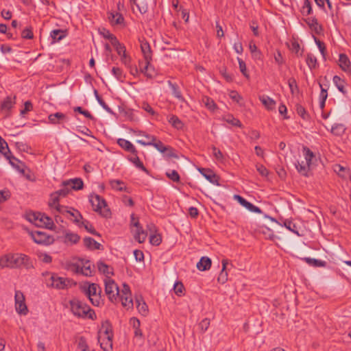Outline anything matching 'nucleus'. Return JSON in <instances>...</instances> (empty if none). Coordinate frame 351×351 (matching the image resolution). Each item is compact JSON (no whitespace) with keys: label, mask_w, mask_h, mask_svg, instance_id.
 <instances>
[{"label":"nucleus","mask_w":351,"mask_h":351,"mask_svg":"<svg viewBox=\"0 0 351 351\" xmlns=\"http://www.w3.org/2000/svg\"><path fill=\"white\" fill-rule=\"evenodd\" d=\"M69 303L71 310L74 315L82 318L88 317L93 320L96 319L94 310L91 309L87 304L75 298L70 300Z\"/></svg>","instance_id":"f257e3e1"},{"label":"nucleus","mask_w":351,"mask_h":351,"mask_svg":"<svg viewBox=\"0 0 351 351\" xmlns=\"http://www.w3.org/2000/svg\"><path fill=\"white\" fill-rule=\"evenodd\" d=\"M89 201L94 211L99 213L104 217L108 218L110 217V210L104 198L99 195L93 194L90 195Z\"/></svg>","instance_id":"f03ea898"},{"label":"nucleus","mask_w":351,"mask_h":351,"mask_svg":"<svg viewBox=\"0 0 351 351\" xmlns=\"http://www.w3.org/2000/svg\"><path fill=\"white\" fill-rule=\"evenodd\" d=\"M47 274L50 275L49 278L46 280L47 287L57 289H64L75 285L71 279L60 277L56 274L47 273Z\"/></svg>","instance_id":"7ed1b4c3"},{"label":"nucleus","mask_w":351,"mask_h":351,"mask_svg":"<svg viewBox=\"0 0 351 351\" xmlns=\"http://www.w3.org/2000/svg\"><path fill=\"white\" fill-rule=\"evenodd\" d=\"M10 268H19L23 266L25 269L34 268L32 262L29 256L23 254H9Z\"/></svg>","instance_id":"20e7f679"},{"label":"nucleus","mask_w":351,"mask_h":351,"mask_svg":"<svg viewBox=\"0 0 351 351\" xmlns=\"http://www.w3.org/2000/svg\"><path fill=\"white\" fill-rule=\"evenodd\" d=\"M82 289L85 295L88 296L93 305L96 306L99 305L101 290L97 284L91 283L88 284V286L84 285Z\"/></svg>","instance_id":"39448f33"},{"label":"nucleus","mask_w":351,"mask_h":351,"mask_svg":"<svg viewBox=\"0 0 351 351\" xmlns=\"http://www.w3.org/2000/svg\"><path fill=\"white\" fill-rule=\"evenodd\" d=\"M138 143L143 145H152L154 146L158 152L164 154L165 156L171 158H176L178 159V155L175 152V149L172 148L171 146L165 145L160 141H158L156 143L152 142H143L142 140H138L137 141Z\"/></svg>","instance_id":"423d86ee"},{"label":"nucleus","mask_w":351,"mask_h":351,"mask_svg":"<svg viewBox=\"0 0 351 351\" xmlns=\"http://www.w3.org/2000/svg\"><path fill=\"white\" fill-rule=\"evenodd\" d=\"M105 292L111 302L117 300L119 295V289L114 281L108 277L105 279Z\"/></svg>","instance_id":"0eeeda50"},{"label":"nucleus","mask_w":351,"mask_h":351,"mask_svg":"<svg viewBox=\"0 0 351 351\" xmlns=\"http://www.w3.org/2000/svg\"><path fill=\"white\" fill-rule=\"evenodd\" d=\"M31 237L38 244L50 245L53 243V237L48 235L42 231H32L30 232Z\"/></svg>","instance_id":"6e6552de"},{"label":"nucleus","mask_w":351,"mask_h":351,"mask_svg":"<svg viewBox=\"0 0 351 351\" xmlns=\"http://www.w3.org/2000/svg\"><path fill=\"white\" fill-rule=\"evenodd\" d=\"M14 300L16 311L20 315H27L28 308L25 302V296L21 291H15Z\"/></svg>","instance_id":"1a4fd4ad"},{"label":"nucleus","mask_w":351,"mask_h":351,"mask_svg":"<svg viewBox=\"0 0 351 351\" xmlns=\"http://www.w3.org/2000/svg\"><path fill=\"white\" fill-rule=\"evenodd\" d=\"M102 328H104L105 339H108V348L104 346V342H100V347L104 351H111L112 350V333L110 324L108 321H106L102 324Z\"/></svg>","instance_id":"9d476101"},{"label":"nucleus","mask_w":351,"mask_h":351,"mask_svg":"<svg viewBox=\"0 0 351 351\" xmlns=\"http://www.w3.org/2000/svg\"><path fill=\"white\" fill-rule=\"evenodd\" d=\"M234 199L237 200L238 202L246 208L247 210H249L251 212L256 213H262V210L260 208L254 206L252 203L247 202L245 199H244L243 197H241L239 195H234Z\"/></svg>","instance_id":"9b49d317"},{"label":"nucleus","mask_w":351,"mask_h":351,"mask_svg":"<svg viewBox=\"0 0 351 351\" xmlns=\"http://www.w3.org/2000/svg\"><path fill=\"white\" fill-rule=\"evenodd\" d=\"M199 171L210 183L219 186V177L210 169L199 168Z\"/></svg>","instance_id":"f8f14e48"},{"label":"nucleus","mask_w":351,"mask_h":351,"mask_svg":"<svg viewBox=\"0 0 351 351\" xmlns=\"http://www.w3.org/2000/svg\"><path fill=\"white\" fill-rule=\"evenodd\" d=\"M60 196L55 192L52 193L50 195V200L49 202V206L51 208H55L56 210L60 213H64L63 208H65L64 206H61L59 204Z\"/></svg>","instance_id":"ddd939ff"},{"label":"nucleus","mask_w":351,"mask_h":351,"mask_svg":"<svg viewBox=\"0 0 351 351\" xmlns=\"http://www.w3.org/2000/svg\"><path fill=\"white\" fill-rule=\"evenodd\" d=\"M6 159L8 160L9 163L20 173L23 174L25 173V164L13 156L12 153L6 157Z\"/></svg>","instance_id":"4468645a"},{"label":"nucleus","mask_w":351,"mask_h":351,"mask_svg":"<svg viewBox=\"0 0 351 351\" xmlns=\"http://www.w3.org/2000/svg\"><path fill=\"white\" fill-rule=\"evenodd\" d=\"M134 226L136 228V230L134 234L135 240H136L139 243H143L146 239L147 233L140 226V223L138 220L136 221V222L134 223Z\"/></svg>","instance_id":"2eb2a0df"},{"label":"nucleus","mask_w":351,"mask_h":351,"mask_svg":"<svg viewBox=\"0 0 351 351\" xmlns=\"http://www.w3.org/2000/svg\"><path fill=\"white\" fill-rule=\"evenodd\" d=\"M339 65L343 71L351 72V63L346 54L341 53L339 55Z\"/></svg>","instance_id":"dca6fc26"},{"label":"nucleus","mask_w":351,"mask_h":351,"mask_svg":"<svg viewBox=\"0 0 351 351\" xmlns=\"http://www.w3.org/2000/svg\"><path fill=\"white\" fill-rule=\"evenodd\" d=\"M118 145L127 152L136 154L137 153L136 149L134 146L128 140L123 138H119L117 140Z\"/></svg>","instance_id":"f3484780"},{"label":"nucleus","mask_w":351,"mask_h":351,"mask_svg":"<svg viewBox=\"0 0 351 351\" xmlns=\"http://www.w3.org/2000/svg\"><path fill=\"white\" fill-rule=\"evenodd\" d=\"M63 184L69 185L73 190H80L83 189L84 182L81 178H74L63 182Z\"/></svg>","instance_id":"a211bd4d"},{"label":"nucleus","mask_w":351,"mask_h":351,"mask_svg":"<svg viewBox=\"0 0 351 351\" xmlns=\"http://www.w3.org/2000/svg\"><path fill=\"white\" fill-rule=\"evenodd\" d=\"M84 245L88 250H101L102 245L91 237H86L84 239Z\"/></svg>","instance_id":"6ab92c4d"},{"label":"nucleus","mask_w":351,"mask_h":351,"mask_svg":"<svg viewBox=\"0 0 351 351\" xmlns=\"http://www.w3.org/2000/svg\"><path fill=\"white\" fill-rule=\"evenodd\" d=\"M222 269L221 271L217 278L218 282L221 284H224L228 280V272L226 271V267L228 264V261L227 259H223L221 261Z\"/></svg>","instance_id":"aec40b11"},{"label":"nucleus","mask_w":351,"mask_h":351,"mask_svg":"<svg viewBox=\"0 0 351 351\" xmlns=\"http://www.w3.org/2000/svg\"><path fill=\"white\" fill-rule=\"evenodd\" d=\"M108 19L112 25H122L124 23L123 15L119 12H110L108 14Z\"/></svg>","instance_id":"412c9836"},{"label":"nucleus","mask_w":351,"mask_h":351,"mask_svg":"<svg viewBox=\"0 0 351 351\" xmlns=\"http://www.w3.org/2000/svg\"><path fill=\"white\" fill-rule=\"evenodd\" d=\"M212 264L211 259L206 256H203L197 263V268L199 271H206L210 268Z\"/></svg>","instance_id":"4be33fe9"},{"label":"nucleus","mask_w":351,"mask_h":351,"mask_svg":"<svg viewBox=\"0 0 351 351\" xmlns=\"http://www.w3.org/2000/svg\"><path fill=\"white\" fill-rule=\"evenodd\" d=\"M306 23L308 24L311 30L314 31L316 34H319L322 30L321 25L318 24L317 20L315 17L308 18L305 19Z\"/></svg>","instance_id":"5701e85b"},{"label":"nucleus","mask_w":351,"mask_h":351,"mask_svg":"<svg viewBox=\"0 0 351 351\" xmlns=\"http://www.w3.org/2000/svg\"><path fill=\"white\" fill-rule=\"evenodd\" d=\"M48 119L49 122L52 124H59L62 121L66 119V114L62 112H56L54 114H51L48 117Z\"/></svg>","instance_id":"b1692460"},{"label":"nucleus","mask_w":351,"mask_h":351,"mask_svg":"<svg viewBox=\"0 0 351 351\" xmlns=\"http://www.w3.org/2000/svg\"><path fill=\"white\" fill-rule=\"evenodd\" d=\"M141 49L144 56L145 60H152V50L149 44L147 41H143L141 43Z\"/></svg>","instance_id":"393cba45"},{"label":"nucleus","mask_w":351,"mask_h":351,"mask_svg":"<svg viewBox=\"0 0 351 351\" xmlns=\"http://www.w3.org/2000/svg\"><path fill=\"white\" fill-rule=\"evenodd\" d=\"M136 303L139 313L144 316L147 315L148 313V306L141 296L136 298Z\"/></svg>","instance_id":"a878e982"},{"label":"nucleus","mask_w":351,"mask_h":351,"mask_svg":"<svg viewBox=\"0 0 351 351\" xmlns=\"http://www.w3.org/2000/svg\"><path fill=\"white\" fill-rule=\"evenodd\" d=\"M138 152L136 154H133L134 156L130 157L128 158V160L132 162L136 167L141 169L143 171L146 173L147 174H149V171L148 169L144 166L143 163L140 160L138 156Z\"/></svg>","instance_id":"bb28decb"},{"label":"nucleus","mask_w":351,"mask_h":351,"mask_svg":"<svg viewBox=\"0 0 351 351\" xmlns=\"http://www.w3.org/2000/svg\"><path fill=\"white\" fill-rule=\"evenodd\" d=\"M334 171L337 172L338 175L342 178H349L350 179H351V174L349 169L343 167L340 165L336 164L334 166Z\"/></svg>","instance_id":"cd10ccee"},{"label":"nucleus","mask_w":351,"mask_h":351,"mask_svg":"<svg viewBox=\"0 0 351 351\" xmlns=\"http://www.w3.org/2000/svg\"><path fill=\"white\" fill-rule=\"evenodd\" d=\"M311 164L306 163V161H302V162H298L295 164V167L298 171L304 176H308V172Z\"/></svg>","instance_id":"c85d7f7f"},{"label":"nucleus","mask_w":351,"mask_h":351,"mask_svg":"<svg viewBox=\"0 0 351 351\" xmlns=\"http://www.w3.org/2000/svg\"><path fill=\"white\" fill-rule=\"evenodd\" d=\"M16 97L12 98L10 96H8L1 104V108L2 110H10L15 104Z\"/></svg>","instance_id":"c756f323"},{"label":"nucleus","mask_w":351,"mask_h":351,"mask_svg":"<svg viewBox=\"0 0 351 351\" xmlns=\"http://www.w3.org/2000/svg\"><path fill=\"white\" fill-rule=\"evenodd\" d=\"M332 80L338 90L343 94H346V91L344 87L346 84L345 81L338 75H335Z\"/></svg>","instance_id":"7c9ffc66"},{"label":"nucleus","mask_w":351,"mask_h":351,"mask_svg":"<svg viewBox=\"0 0 351 351\" xmlns=\"http://www.w3.org/2000/svg\"><path fill=\"white\" fill-rule=\"evenodd\" d=\"M97 267L99 272L108 276L109 274L113 275L112 269H110V267L104 263L102 261H99L97 263Z\"/></svg>","instance_id":"2f4dec72"},{"label":"nucleus","mask_w":351,"mask_h":351,"mask_svg":"<svg viewBox=\"0 0 351 351\" xmlns=\"http://www.w3.org/2000/svg\"><path fill=\"white\" fill-rule=\"evenodd\" d=\"M80 272L86 276H92V270L90 268V265L89 263V261H87L82 267H80L79 266L76 268L77 272Z\"/></svg>","instance_id":"473e14b6"},{"label":"nucleus","mask_w":351,"mask_h":351,"mask_svg":"<svg viewBox=\"0 0 351 351\" xmlns=\"http://www.w3.org/2000/svg\"><path fill=\"white\" fill-rule=\"evenodd\" d=\"M140 64H141V62L139 63ZM145 65L143 66H141V71L142 73H143L145 74V75L146 77H147L148 78H153L154 76L155 75V71H154V69H152V73H148V70H149V66L150 65V61H147V60H145V62H144Z\"/></svg>","instance_id":"72a5a7b5"},{"label":"nucleus","mask_w":351,"mask_h":351,"mask_svg":"<svg viewBox=\"0 0 351 351\" xmlns=\"http://www.w3.org/2000/svg\"><path fill=\"white\" fill-rule=\"evenodd\" d=\"M53 41H60L66 36L65 32L62 29H54L51 32Z\"/></svg>","instance_id":"f704fd0d"},{"label":"nucleus","mask_w":351,"mask_h":351,"mask_svg":"<svg viewBox=\"0 0 351 351\" xmlns=\"http://www.w3.org/2000/svg\"><path fill=\"white\" fill-rule=\"evenodd\" d=\"M169 122L172 125L173 127L178 130L182 129L184 126L182 121L176 115H172L169 119Z\"/></svg>","instance_id":"c9c22d12"},{"label":"nucleus","mask_w":351,"mask_h":351,"mask_svg":"<svg viewBox=\"0 0 351 351\" xmlns=\"http://www.w3.org/2000/svg\"><path fill=\"white\" fill-rule=\"evenodd\" d=\"M99 34L106 39H108L110 41L111 44L114 42L117 38V37L111 34L109 30L106 28H102L99 30Z\"/></svg>","instance_id":"e433bc0d"},{"label":"nucleus","mask_w":351,"mask_h":351,"mask_svg":"<svg viewBox=\"0 0 351 351\" xmlns=\"http://www.w3.org/2000/svg\"><path fill=\"white\" fill-rule=\"evenodd\" d=\"M73 211L71 210H66V213L69 214L70 216L73 217L74 219H72L73 221L77 224L78 226H80V219H82V215L80 214V213L74 208H72Z\"/></svg>","instance_id":"4c0bfd02"},{"label":"nucleus","mask_w":351,"mask_h":351,"mask_svg":"<svg viewBox=\"0 0 351 351\" xmlns=\"http://www.w3.org/2000/svg\"><path fill=\"white\" fill-rule=\"evenodd\" d=\"M0 152L6 158L10 155L11 152L9 149L8 143L0 136Z\"/></svg>","instance_id":"58836bf2"},{"label":"nucleus","mask_w":351,"mask_h":351,"mask_svg":"<svg viewBox=\"0 0 351 351\" xmlns=\"http://www.w3.org/2000/svg\"><path fill=\"white\" fill-rule=\"evenodd\" d=\"M121 300L123 306L126 307L128 308H132L133 306V301L131 298V295H121Z\"/></svg>","instance_id":"ea45409f"},{"label":"nucleus","mask_w":351,"mask_h":351,"mask_svg":"<svg viewBox=\"0 0 351 351\" xmlns=\"http://www.w3.org/2000/svg\"><path fill=\"white\" fill-rule=\"evenodd\" d=\"M94 93L95 95V97L100 104V106L108 112L110 114H114L112 110L105 103V101L102 99V98L99 95L97 90H95Z\"/></svg>","instance_id":"a19ab883"},{"label":"nucleus","mask_w":351,"mask_h":351,"mask_svg":"<svg viewBox=\"0 0 351 351\" xmlns=\"http://www.w3.org/2000/svg\"><path fill=\"white\" fill-rule=\"evenodd\" d=\"M262 103L265 106L266 108H267L269 110H271L274 108V106L276 104V102L274 100H273L271 98L269 97L268 96H263L260 98Z\"/></svg>","instance_id":"79ce46f5"},{"label":"nucleus","mask_w":351,"mask_h":351,"mask_svg":"<svg viewBox=\"0 0 351 351\" xmlns=\"http://www.w3.org/2000/svg\"><path fill=\"white\" fill-rule=\"evenodd\" d=\"M81 224L83 225L84 228L90 234L99 237H101V234L95 230L94 227L92 226V224L90 223L89 221L85 220L84 221H82Z\"/></svg>","instance_id":"37998d69"},{"label":"nucleus","mask_w":351,"mask_h":351,"mask_svg":"<svg viewBox=\"0 0 351 351\" xmlns=\"http://www.w3.org/2000/svg\"><path fill=\"white\" fill-rule=\"evenodd\" d=\"M295 110L298 114L300 115L303 119L307 120L309 118L308 112L302 105L299 104H296Z\"/></svg>","instance_id":"c03bdc74"},{"label":"nucleus","mask_w":351,"mask_h":351,"mask_svg":"<svg viewBox=\"0 0 351 351\" xmlns=\"http://www.w3.org/2000/svg\"><path fill=\"white\" fill-rule=\"evenodd\" d=\"M304 261L309 265H313L314 267H324L326 265V262L311 258H305Z\"/></svg>","instance_id":"a18cd8bd"},{"label":"nucleus","mask_w":351,"mask_h":351,"mask_svg":"<svg viewBox=\"0 0 351 351\" xmlns=\"http://www.w3.org/2000/svg\"><path fill=\"white\" fill-rule=\"evenodd\" d=\"M111 187L119 191H126V187L121 186L120 185L124 184L123 182L119 180H112L110 181Z\"/></svg>","instance_id":"49530a36"},{"label":"nucleus","mask_w":351,"mask_h":351,"mask_svg":"<svg viewBox=\"0 0 351 351\" xmlns=\"http://www.w3.org/2000/svg\"><path fill=\"white\" fill-rule=\"evenodd\" d=\"M65 239L66 241H70L71 243L76 244L79 242L80 237L75 233L66 232L65 234Z\"/></svg>","instance_id":"de8ad7c7"},{"label":"nucleus","mask_w":351,"mask_h":351,"mask_svg":"<svg viewBox=\"0 0 351 351\" xmlns=\"http://www.w3.org/2000/svg\"><path fill=\"white\" fill-rule=\"evenodd\" d=\"M303 15L307 16L312 13L311 3L309 0H304V5L301 9Z\"/></svg>","instance_id":"09e8293b"},{"label":"nucleus","mask_w":351,"mask_h":351,"mask_svg":"<svg viewBox=\"0 0 351 351\" xmlns=\"http://www.w3.org/2000/svg\"><path fill=\"white\" fill-rule=\"evenodd\" d=\"M43 227L49 230H54L56 228L52 219L45 214L43 217Z\"/></svg>","instance_id":"8fccbe9b"},{"label":"nucleus","mask_w":351,"mask_h":351,"mask_svg":"<svg viewBox=\"0 0 351 351\" xmlns=\"http://www.w3.org/2000/svg\"><path fill=\"white\" fill-rule=\"evenodd\" d=\"M130 3L132 4H134L137 6L139 12L141 14H145L148 10V6L146 3H144L142 0H141V3H137L136 0H130Z\"/></svg>","instance_id":"3c124183"},{"label":"nucleus","mask_w":351,"mask_h":351,"mask_svg":"<svg viewBox=\"0 0 351 351\" xmlns=\"http://www.w3.org/2000/svg\"><path fill=\"white\" fill-rule=\"evenodd\" d=\"M306 62L308 67L312 69L316 67L317 58L312 54H307Z\"/></svg>","instance_id":"603ef678"},{"label":"nucleus","mask_w":351,"mask_h":351,"mask_svg":"<svg viewBox=\"0 0 351 351\" xmlns=\"http://www.w3.org/2000/svg\"><path fill=\"white\" fill-rule=\"evenodd\" d=\"M223 119L227 123H230L231 125H232L234 126H237L239 128H242V124H241V121L239 119L234 118L232 115H228V117H224Z\"/></svg>","instance_id":"864d4df0"},{"label":"nucleus","mask_w":351,"mask_h":351,"mask_svg":"<svg viewBox=\"0 0 351 351\" xmlns=\"http://www.w3.org/2000/svg\"><path fill=\"white\" fill-rule=\"evenodd\" d=\"M112 45L114 47L119 56H121L122 53L125 52V47L121 44L118 39L113 42Z\"/></svg>","instance_id":"5fc2aeb1"},{"label":"nucleus","mask_w":351,"mask_h":351,"mask_svg":"<svg viewBox=\"0 0 351 351\" xmlns=\"http://www.w3.org/2000/svg\"><path fill=\"white\" fill-rule=\"evenodd\" d=\"M345 128L343 124H335L331 128V132L337 136H340L344 132Z\"/></svg>","instance_id":"6e6d98bb"},{"label":"nucleus","mask_w":351,"mask_h":351,"mask_svg":"<svg viewBox=\"0 0 351 351\" xmlns=\"http://www.w3.org/2000/svg\"><path fill=\"white\" fill-rule=\"evenodd\" d=\"M303 152L305 156V160L306 163L311 164L313 158H314L315 155L313 152L307 147H303Z\"/></svg>","instance_id":"4d7b16f0"},{"label":"nucleus","mask_w":351,"mask_h":351,"mask_svg":"<svg viewBox=\"0 0 351 351\" xmlns=\"http://www.w3.org/2000/svg\"><path fill=\"white\" fill-rule=\"evenodd\" d=\"M284 226L291 232L295 233L298 235H300L296 225L291 220L285 219L284 221Z\"/></svg>","instance_id":"13d9d810"},{"label":"nucleus","mask_w":351,"mask_h":351,"mask_svg":"<svg viewBox=\"0 0 351 351\" xmlns=\"http://www.w3.org/2000/svg\"><path fill=\"white\" fill-rule=\"evenodd\" d=\"M40 215V213L29 212L26 214V219L29 222L36 224L38 221V217Z\"/></svg>","instance_id":"bf43d9fd"},{"label":"nucleus","mask_w":351,"mask_h":351,"mask_svg":"<svg viewBox=\"0 0 351 351\" xmlns=\"http://www.w3.org/2000/svg\"><path fill=\"white\" fill-rule=\"evenodd\" d=\"M173 291L177 295H182L184 294V287L181 282H176L173 286Z\"/></svg>","instance_id":"052dcab7"},{"label":"nucleus","mask_w":351,"mask_h":351,"mask_svg":"<svg viewBox=\"0 0 351 351\" xmlns=\"http://www.w3.org/2000/svg\"><path fill=\"white\" fill-rule=\"evenodd\" d=\"M21 37L24 39H32L34 37L32 27H29L24 29L21 32Z\"/></svg>","instance_id":"680f3d73"},{"label":"nucleus","mask_w":351,"mask_h":351,"mask_svg":"<svg viewBox=\"0 0 351 351\" xmlns=\"http://www.w3.org/2000/svg\"><path fill=\"white\" fill-rule=\"evenodd\" d=\"M77 348L82 351H88V346L86 339L84 337H80L79 338Z\"/></svg>","instance_id":"e2e57ef3"},{"label":"nucleus","mask_w":351,"mask_h":351,"mask_svg":"<svg viewBox=\"0 0 351 351\" xmlns=\"http://www.w3.org/2000/svg\"><path fill=\"white\" fill-rule=\"evenodd\" d=\"M202 101L204 103L205 106L211 110H214L217 107L213 99L208 97H205L204 98H203Z\"/></svg>","instance_id":"0e129e2a"},{"label":"nucleus","mask_w":351,"mask_h":351,"mask_svg":"<svg viewBox=\"0 0 351 351\" xmlns=\"http://www.w3.org/2000/svg\"><path fill=\"white\" fill-rule=\"evenodd\" d=\"M62 188L57 191H55L60 197H66L69 192L71 191V189L70 188L69 185H64L62 184Z\"/></svg>","instance_id":"69168bd1"},{"label":"nucleus","mask_w":351,"mask_h":351,"mask_svg":"<svg viewBox=\"0 0 351 351\" xmlns=\"http://www.w3.org/2000/svg\"><path fill=\"white\" fill-rule=\"evenodd\" d=\"M112 72L117 80L123 82L125 76L123 75L122 70L119 67H113Z\"/></svg>","instance_id":"338daca9"},{"label":"nucleus","mask_w":351,"mask_h":351,"mask_svg":"<svg viewBox=\"0 0 351 351\" xmlns=\"http://www.w3.org/2000/svg\"><path fill=\"white\" fill-rule=\"evenodd\" d=\"M300 49V47L298 41L293 40L291 42V45L290 47V50L297 54L298 56H302L303 49L302 50V52L299 53Z\"/></svg>","instance_id":"774afa93"}]
</instances>
